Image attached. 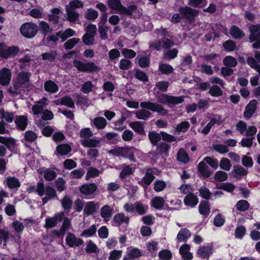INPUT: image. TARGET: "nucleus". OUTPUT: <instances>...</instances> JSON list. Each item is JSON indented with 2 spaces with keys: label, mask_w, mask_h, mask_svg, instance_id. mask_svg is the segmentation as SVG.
Wrapping results in <instances>:
<instances>
[{
  "label": "nucleus",
  "mask_w": 260,
  "mask_h": 260,
  "mask_svg": "<svg viewBox=\"0 0 260 260\" xmlns=\"http://www.w3.org/2000/svg\"><path fill=\"white\" fill-rule=\"evenodd\" d=\"M140 106L142 108L135 112L136 117L141 120H146L151 116L150 110L154 112H157L160 115L165 116L168 113V110L159 104L151 102H142L140 103Z\"/></svg>",
  "instance_id": "nucleus-1"
},
{
  "label": "nucleus",
  "mask_w": 260,
  "mask_h": 260,
  "mask_svg": "<svg viewBox=\"0 0 260 260\" xmlns=\"http://www.w3.org/2000/svg\"><path fill=\"white\" fill-rule=\"evenodd\" d=\"M31 73L28 72H21L13 83V86L9 89V91L13 95H17L24 88L30 85L29 78Z\"/></svg>",
  "instance_id": "nucleus-2"
},
{
  "label": "nucleus",
  "mask_w": 260,
  "mask_h": 260,
  "mask_svg": "<svg viewBox=\"0 0 260 260\" xmlns=\"http://www.w3.org/2000/svg\"><path fill=\"white\" fill-rule=\"evenodd\" d=\"M110 153L117 156L128 158L131 161L135 162L137 159L141 157L142 152L133 147H126L118 148L116 149L111 150Z\"/></svg>",
  "instance_id": "nucleus-3"
},
{
  "label": "nucleus",
  "mask_w": 260,
  "mask_h": 260,
  "mask_svg": "<svg viewBox=\"0 0 260 260\" xmlns=\"http://www.w3.org/2000/svg\"><path fill=\"white\" fill-rule=\"evenodd\" d=\"M38 29V26L32 22L25 23L20 27V31L22 35L29 39L34 37L37 35Z\"/></svg>",
  "instance_id": "nucleus-4"
},
{
  "label": "nucleus",
  "mask_w": 260,
  "mask_h": 260,
  "mask_svg": "<svg viewBox=\"0 0 260 260\" xmlns=\"http://www.w3.org/2000/svg\"><path fill=\"white\" fill-rule=\"evenodd\" d=\"M158 38L160 37L162 48L168 49L174 45V42L171 36L165 28L161 27L155 30Z\"/></svg>",
  "instance_id": "nucleus-5"
},
{
  "label": "nucleus",
  "mask_w": 260,
  "mask_h": 260,
  "mask_svg": "<svg viewBox=\"0 0 260 260\" xmlns=\"http://www.w3.org/2000/svg\"><path fill=\"white\" fill-rule=\"evenodd\" d=\"M73 65L80 72L91 73L100 70L99 67L91 62L84 63L79 60H75L73 62Z\"/></svg>",
  "instance_id": "nucleus-6"
},
{
  "label": "nucleus",
  "mask_w": 260,
  "mask_h": 260,
  "mask_svg": "<svg viewBox=\"0 0 260 260\" xmlns=\"http://www.w3.org/2000/svg\"><path fill=\"white\" fill-rule=\"evenodd\" d=\"M157 99L159 103L164 105H177L181 103L183 101L182 97H176L164 93L158 95L157 96Z\"/></svg>",
  "instance_id": "nucleus-7"
},
{
  "label": "nucleus",
  "mask_w": 260,
  "mask_h": 260,
  "mask_svg": "<svg viewBox=\"0 0 260 260\" xmlns=\"http://www.w3.org/2000/svg\"><path fill=\"white\" fill-rule=\"evenodd\" d=\"M19 51L18 47L16 46L7 47L0 44V56L4 58L16 55Z\"/></svg>",
  "instance_id": "nucleus-8"
},
{
  "label": "nucleus",
  "mask_w": 260,
  "mask_h": 260,
  "mask_svg": "<svg viewBox=\"0 0 260 260\" xmlns=\"http://www.w3.org/2000/svg\"><path fill=\"white\" fill-rule=\"evenodd\" d=\"M64 216V212H59L55 214L53 217H47L45 219L44 227L46 229L55 227L59 222L63 219Z\"/></svg>",
  "instance_id": "nucleus-9"
},
{
  "label": "nucleus",
  "mask_w": 260,
  "mask_h": 260,
  "mask_svg": "<svg viewBox=\"0 0 260 260\" xmlns=\"http://www.w3.org/2000/svg\"><path fill=\"white\" fill-rule=\"evenodd\" d=\"M181 17L189 21H193L198 12L189 7H180L179 9Z\"/></svg>",
  "instance_id": "nucleus-10"
},
{
  "label": "nucleus",
  "mask_w": 260,
  "mask_h": 260,
  "mask_svg": "<svg viewBox=\"0 0 260 260\" xmlns=\"http://www.w3.org/2000/svg\"><path fill=\"white\" fill-rule=\"evenodd\" d=\"M112 224L115 226H119L122 224L128 225L129 222V217L126 216L123 212L115 214L112 221Z\"/></svg>",
  "instance_id": "nucleus-11"
},
{
  "label": "nucleus",
  "mask_w": 260,
  "mask_h": 260,
  "mask_svg": "<svg viewBox=\"0 0 260 260\" xmlns=\"http://www.w3.org/2000/svg\"><path fill=\"white\" fill-rule=\"evenodd\" d=\"M100 213L104 221H108L114 213V207L108 205H105L101 208Z\"/></svg>",
  "instance_id": "nucleus-12"
},
{
  "label": "nucleus",
  "mask_w": 260,
  "mask_h": 260,
  "mask_svg": "<svg viewBox=\"0 0 260 260\" xmlns=\"http://www.w3.org/2000/svg\"><path fill=\"white\" fill-rule=\"evenodd\" d=\"M257 102L255 100H252L246 105L244 112V116L246 119L250 118L255 113L257 108Z\"/></svg>",
  "instance_id": "nucleus-13"
},
{
  "label": "nucleus",
  "mask_w": 260,
  "mask_h": 260,
  "mask_svg": "<svg viewBox=\"0 0 260 260\" xmlns=\"http://www.w3.org/2000/svg\"><path fill=\"white\" fill-rule=\"evenodd\" d=\"M48 99L46 98H43L39 101L36 102V104L32 107L33 113L35 115L42 114L46 110L45 108L47 105V102Z\"/></svg>",
  "instance_id": "nucleus-14"
},
{
  "label": "nucleus",
  "mask_w": 260,
  "mask_h": 260,
  "mask_svg": "<svg viewBox=\"0 0 260 260\" xmlns=\"http://www.w3.org/2000/svg\"><path fill=\"white\" fill-rule=\"evenodd\" d=\"M66 241L67 244L71 247L79 246L83 243L81 239L76 238L74 234L70 233L67 234Z\"/></svg>",
  "instance_id": "nucleus-15"
},
{
  "label": "nucleus",
  "mask_w": 260,
  "mask_h": 260,
  "mask_svg": "<svg viewBox=\"0 0 260 260\" xmlns=\"http://www.w3.org/2000/svg\"><path fill=\"white\" fill-rule=\"evenodd\" d=\"M100 207V204L94 201H89L85 203L84 214L87 215H91Z\"/></svg>",
  "instance_id": "nucleus-16"
},
{
  "label": "nucleus",
  "mask_w": 260,
  "mask_h": 260,
  "mask_svg": "<svg viewBox=\"0 0 260 260\" xmlns=\"http://www.w3.org/2000/svg\"><path fill=\"white\" fill-rule=\"evenodd\" d=\"M11 78V72L8 68H4L0 71V84L7 85L9 84Z\"/></svg>",
  "instance_id": "nucleus-17"
},
{
  "label": "nucleus",
  "mask_w": 260,
  "mask_h": 260,
  "mask_svg": "<svg viewBox=\"0 0 260 260\" xmlns=\"http://www.w3.org/2000/svg\"><path fill=\"white\" fill-rule=\"evenodd\" d=\"M97 189V186L94 183L83 185L80 188L81 192L84 195H92Z\"/></svg>",
  "instance_id": "nucleus-18"
},
{
  "label": "nucleus",
  "mask_w": 260,
  "mask_h": 260,
  "mask_svg": "<svg viewBox=\"0 0 260 260\" xmlns=\"http://www.w3.org/2000/svg\"><path fill=\"white\" fill-rule=\"evenodd\" d=\"M250 35L249 39L251 42H255L260 37V24L251 25L249 27Z\"/></svg>",
  "instance_id": "nucleus-19"
},
{
  "label": "nucleus",
  "mask_w": 260,
  "mask_h": 260,
  "mask_svg": "<svg viewBox=\"0 0 260 260\" xmlns=\"http://www.w3.org/2000/svg\"><path fill=\"white\" fill-rule=\"evenodd\" d=\"M212 253V248L210 246H200L198 250V255L202 258L208 259Z\"/></svg>",
  "instance_id": "nucleus-20"
},
{
  "label": "nucleus",
  "mask_w": 260,
  "mask_h": 260,
  "mask_svg": "<svg viewBox=\"0 0 260 260\" xmlns=\"http://www.w3.org/2000/svg\"><path fill=\"white\" fill-rule=\"evenodd\" d=\"M45 194H46V196L42 198V203L44 205L46 204L53 198L57 196L55 189L49 186H47L45 187Z\"/></svg>",
  "instance_id": "nucleus-21"
},
{
  "label": "nucleus",
  "mask_w": 260,
  "mask_h": 260,
  "mask_svg": "<svg viewBox=\"0 0 260 260\" xmlns=\"http://www.w3.org/2000/svg\"><path fill=\"white\" fill-rule=\"evenodd\" d=\"M81 142L86 147H99L101 146V141L96 139H83Z\"/></svg>",
  "instance_id": "nucleus-22"
},
{
  "label": "nucleus",
  "mask_w": 260,
  "mask_h": 260,
  "mask_svg": "<svg viewBox=\"0 0 260 260\" xmlns=\"http://www.w3.org/2000/svg\"><path fill=\"white\" fill-rule=\"evenodd\" d=\"M198 202V197L192 193H188L184 199L185 205L192 207L196 206Z\"/></svg>",
  "instance_id": "nucleus-23"
},
{
  "label": "nucleus",
  "mask_w": 260,
  "mask_h": 260,
  "mask_svg": "<svg viewBox=\"0 0 260 260\" xmlns=\"http://www.w3.org/2000/svg\"><path fill=\"white\" fill-rule=\"evenodd\" d=\"M154 170V169L148 170L145 175L142 178L141 183L145 185L146 187L148 186L154 179V176L153 175Z\"/></svg>",
  "instance_id": "nucleus-24"
},
{
  "label": "nucleus",
  "mask_w": 260,
  "mask_h": 260,
  "mask_svg": "<svg viewBox=\"0 0 260 260\" xmlns=\"http://www.w3.org/2000/svg\"><path fill=\"white\" fill-rule=\"evenodd\" d=\"M190 246L187 244H184L180 248L179 252L184 260H190L192 258V254L189 252Z\"/></svg>",
  "instance_id": "nucleus-25"
},
{
  "label": "nucleus",
  "mask_w": 260,
  "mask_h": 260,
  "mask_svg": "<svg viewBox=\"0 0 260 260\" xmlns=\"http://www.w3.org/2000/svg\"><path fill=\"white\" fill-rule=\"evenodd\" d=\"M44 89L50 93L57 92L59 88L57 85L51 80H47L44 83Z\"/></svg>",
  "instance_id": "nucleus-26"
},
{
  "label": "nucleus",
  "mask_w": 260,
  "mask_h": 260,
  "mask_svg": "<svg viewBox=\"0 0 260 260\" xmlns=\"http://www.w3.org/2000/svg\"><path fill=\"white\" fill-rule=\"evenodd\" d=\"M198 170L205 177H209L212 173V171H210L208 166L203 161L199 164Z\"/></svg>",
  "instance_id": "nucleus-27"
},
{
  "label": "nucleus",
  "mask_w": 260,
  "mask_h": 260,
  "mask_svg": "<svg viewBox=\"0 0 260 260\" xmlns=\"http://www.w3.org/2000/svg\"><path fill=\"white\" fill-rule=\"evenodd\" d=\"M170 145L165 142H160L157 145L156 149L159 154L165 156H168Z\"/></svg>",
  "instance_id": "nucleus-28"
},
{
  "label": "nucleus",
  "mask_w": 260,
  "mask_h": 260,
  "mask_svg": "<svg viewBox=\"0 0 260 260\" xmlns=\"http://www.w3.org/2000/svg\"><path fill=\"white\" fill-rule=\"evenodd\" d=\"M5 182L10 188H16L20 186V182L18 179L14 177H8L6 178Z\"/></svg>",
  "instance_id": "nucleus-29"
},
{
  "label": "nucleus",
  "mask_w": 260,
  "mask_h": 260,
  "mask_svg": "<svg viewBox=\"0 0 260 260\" xmlns=\"http://www.w3.org/2000/svg\"><path fill=\"white\" fill-rule=\"evenodd\" d=\"M57 34L60 35V38L61 42H64L68 38L75 35V32L71 28H68L65 30H60L57 32Z\"/></svg>",
  "instance_id": "nucleus-30"
},
{
  "label": "nucleus",
  "mask_w": 260,
  "mask_h": 260,
  "mask_svg": "<svg viewBox=\"0 0 260 260\" xmlns=\"http://www.w3.org/2000/svg\"><path fill=\"white\" fill-rule=\"evenodd\" d=\"M129 126L137 133L143 134L144 133V125L142 122L135 121L131 122Z\"/></svg>",
  "instance_id": "nucleus-31"
},
{
  "label": "nucleus",
  "mask_w": 260,
  "mask_h": 260,
  "mask_svg": "<svg viewBox=\"0 0 260 260\" xmlns=\"http://www.w3.org/2000/svg\"><path fill=\"white\" fill-rule=\"evenodd\" d=\"M39 30L43 35H47L53 31V29L50 26L48 23L42 21L39 23Z\"/></svg>",
  "instance_id": "nucleus-32"
},
{
  "label": "nucleus",
  "mask_w": 260,
  "mask_h": 260,
  "mask_svg": "<svg viewBox=\"0 0 260 260\" xmlns=\"http://www.w3.org/2000/svg\"><path fill=\"white\" fill-rule=\"evenodd\" d=\"M190 232L187 229H181L177 235V239L180 242H185L190 236Z\"/></svg>",
  "instance_id": "nucleus-33"
},
{
  "label": "nucleus",
  "mask_w": 260,
  "mask_h": 260,
  "mask_svg": "<svg viewBox=\"0 0 260 260\" xmlns=\"http://www.w3.org/2000/svg\"><path fill=\"white\" fill-rule=\"evenodd\" d=\"M165 204V200L160 197L153 198L151 201V205L157 210L161 209Z\"/></svg>",
  "instance_id": "nucleus-34"
},
{
  "label": "nucleus",
  "mask_w": 260,
  "mask_h": 260,
  "mask_svg": "<svg viewBox=\"0 0 260 260\" xmlns=\"http://www.w3.org/2000/svg\"><path fill=\"white\" fill-rule=\"evenodd\" d=\"M61 204L64 210L69 212L72 208L73 201L69 196L66 195L61 200Z\"/></svg>",
  "instance_id": "nucleus-35"
},
{
  "label": "nucleus",
  "mask_w": 260,
  "mask_h": 260,
  "mask_svg": "<svg viewBox=\"0 0 260 260\" xmlns=\"http://www.w3.org/2000/svg\"><path fill=\"white\" fill-rule=\"evenodd\" d=\"M15 122L20 129L24 130L27 124V119L25 116H18L16 117Z\"/></svg>",
  "instance_id": "nucleus-36"
},
{
  "label": "nucleus",
  "mask_w": 260,
  "mask_h": 260,
  "mask_svg": "<svg viewBox=\"0 0 260 260\" xmlns=\"http://www.w3.org/2000/svg\"><path fill=\"white\" fill-rule=\"evenodd\" d=\"M44 178L47 181L53 180L57 176L55 171L51 169H46L42 171Z\"/></svg>",
  "instance_id": "nucleus-37"
},
{
  "label": "nucleus",
  "mask_w": 260,
  "mask_h": 260,
  "mask_svg": "<svg viewBox=\"0 0 260 260\" xmlns=\"http://www.w3.org/2000/svg\"><path fill=\"white\" fill-rule=\"evenodd\" d=\"M68 19L70 22H74L77 20L79 16V13L75 10L66 7Z\"/></svg>",
  "instance_id": "nucleus-38"
},
{
  "label": "nucleus",
  "mask_w": 260,
  "mask_h": 260,
  "mask_svg": "<svg viewBox=\"0 0 260 260\" xmlns=\"http://www.w3.org/2000/svg\"><path fill=\"white\" fill-rule=\"evenodd\" d=\"M56 150L61 155H66L71 151V147L67 144H61L56 147Z\"/></svg>",
  "instance_id": "nucleus-39"
},
{
  "label": "nucleus",
  "mask_w": 260,
  "mask_h": 260,
  "mask_svg": "<svg viewBox=\"0 0 260 260\" xmlns=\"http://www.w3.org/2000/svg\"><path fill=\"white\" fill-rule=\"evenodd\" d=\"M94 125L98 129H104L107 125L106 120L102 117H98L93 120Z\"/></svg>",
  "instance_id": "nucleus-40"
},
{
  "label": "nucleus",
  "mask_w": 260,
  "mask_h": 260,
  "mask_svg": "<svg viewBox=\"0 0 260 260\" xmlns=\"http://www.w3.org/2000/svg\"><path fill=\"white\" fill-rule=\"evenodd\" d=\"M199 209L200 214L206 216L210 213L209 205L207 201L202 202L199 206Z\"/></svg>",
  "instance_id": "nucleus-41"
},
{
  "label": "nucleus",
  "mask_w": 260,
  "mask_h": 260,
  "mask_svg": "<svg viewBox=\"0 0 260 260\" xmlns=\"http://www.w3.org/2000/svg\"><path fill=\"white\" fill-rule=\"evenodd\" d=\"M108 3L111 9L118 11L121 14L122 7H123V6L121 4L120 0H108Z\"/></svg>",
  "instance_id": "nucleus-42"
},
{
  "label": "nucleus",
  "mask_w": 260,
  "mask_h": 260,
  "mask_svg": "<svg viewBox=\"0 0 260 260\" xmlns=\"http://www.w3.org/2000/svg\"><path fill=\"white\" fill-rule=\"evenodd\" d=\"M189 123L188 121H184L177 125L175 128V131L178 133H186L189 128Z\"/></svg>",
  "instance_id": "nucleus-43"
},
{
  "label": "nucleus",
  "mask_w": 260,
  "mask_h": 260,
  "mask_svg": "<svg viewBox=\"0 0 260 260\" xmlns=\"http://www.w3.org/2000/svg\"><path fill=\"white\" fill-rule=\"evenodd\" d=\"M230 34L235 39H241L244 37V35L241 29L236 26H233L230 30Z\"/></svg>",
  "instance_id": "nucleus-44"
},
{
  "label": "nucleus",
  "mask_w": 260,
  "mask_h": 260,
  "mask_svg": "<svg viewBox=\"0 0 260 260\" xmlns=\"http://www.w3.org/2000/svg\"><path fill=\"white\" fill-rule=\"evenodd\" d=\"M139 65L143 68L148 67L150 64V57L149 56L140 55L137 57Z\"/></svg>",
  "instance_id": "nucleus-45"
},
{
  "label": "nucleus",
  "mask_w": 260,
  "mask_h": 260,
  "mask_svg": "<svg viewBox=\"0 0 260 260\" xmlns=\"http://www.w3.org/2000/svg\"><path fill=\"white\" fill-rule=\"evenodd\" d=\"M146 247L148 251L152 255H155L158 249V243L153 241L148 243Z\"/></svg>",
  "instance_id": "nucleus-46"
},
{
  "label": "nucleus",
  "mask_w": 260,
  "mask_h": 260,
  "mask_svg": "<svg viewBox=\"0 0 260 260\" xmlns=\"http://www.w3.org/2000/svg\"><path fill=\"white\" fill-rule=\"evenodd\" d=\"M209 93L212 96L218 97L222 95V91L221 88L216 85H213L209 88Z\"/></svg>",
  "instance_id": "nucleus-47"
},
{
  "label": "nucleus",
  "mask_w": 260,
  "mask_h": 260,
  "mask_svg": "<svg viewBox=\"0 0 260 260\" xmlns=\"http://www.w3.org/2000/svg\"><path fill=\"white\" fill-rule=\"evenodd\" d=\"M60 104L61 105L68 106L71 108H75V104L72 99L69 96H66L60 99Z\"/></svg>",
  "instance_id": "nucleus-48"
},
{
  "label": "nucleus",
  "mask_w": 260,
  "mask_h": 260,
  "mask_svg": "<svg viewBox=\"0 0 260 260\" xmlns=\"http://www.w3.org/2000/svg\"><path fill=\"white\" fill-rule=\"evenodd\" d=\"M235 207L239 211H245L249 208V204L247 201L242 200L236 203Z\"/></svg>",
  "instance_id": "nucleus-49"
},
{
  "label": "nucleus",
  "mask_w": 260,
  "mask_h": 260,
  "mask_svg": "<svg viewBox=\"0 0 260 260\" xmlns=\"http://www.w3.org/2000/svg\"><path fill=\"white\" fill-rule=\"evenodd\" d=\"M159 70L162 74L168 75L172 73L174 69L171 66L168 64L160 63Z\"/></svg>",
  "instance_id": "nucleus-50"
},
{
  "label": "nucleus",
  "mask_w": 260,
  "mask_h": 260,
  "mask_svg": "<svg viewBox=\"0 0 260 260\" xmlns=\"http://www.w3.org/2000/svg\"><path fill=\"white\" fill-rule=\"evenodd\" d=\"M135 210L140 215H143L146 213L148 209L147 205H144L140 202H136L135 203Z\"/></svg>",
  "instance_id": "nucleus-51"
},
{
  "label": "nucleus",
  "mask_w": 260,
  "mask_h": 260,
  "mask_svg": "<svg viewBox=\"0 0 260 260\" xmlns=\"http://www.w3.org/2000/svg\"><path fill=\"white\" fill-rule=\"evenodd\" d=\"M137 9V7L134 4H131L128 6V8H126L123 6V7H122V11L120 14L131 16Z\"/></svg>",
  "instance_id": "nucleus-52"
},
{
  "label": "nucleus",
  "mask_w": 260,
  "mask_h": 260,
  "mask_svg": "<svg viewBox=\"0 0 260 260\" xmlns=\"http://www.w3.org/2000/svg\"><path fill=\"white\" fill-rule=\"evenodd\" d=\"M148 137L151 143L156 145L157 143L161 140V134H158L154 132H150L148 134Z\"/></svg>",
  "instance_id": "nucleus-53"
},
{
  "label": "nucleus",
  "mask_w": 260,
  "mask_h": 260,
  "mask_svg": "<svg viewBox=\"0 0 260 260\" xmlns=\"http://www.w3.org/2000/svg\"><path fill=\"white\" fill-rule=\"evenodd\" d=\"M214 179L217 182H223L228 178V174L222 171L216 172L214 175Z\"/></svg>",
  "instance_id": "nucleus-54"
},
{
  "label": "nucleus",
  "mask_w": 260,
  "mask_h": 260,
  "mask_svg": "<svg viewBox=\"0 0 260 260\" xmlns=\"http://www.w3.org/2000/svg\"><path fill=\"white\" fill-rule=\"evenodd\" d=\"M177 159L178 161L186 163L189 161V157L186 152L183 149H180L177 153Z\"/></svg>",
  "instance_id": "nucleus-55"
},
{
  "label": "nucleus",
  "mask_w": 260,
  "mask_h": 260,
  "mask_svg": "<svg viewBox=\"0 0 260 260\" xmlns=\"http://www.w3.org/2000/svg\"><path fill=\"white\" fill-rule=\"evenodd\" d=\"M132 66V62L126 58H123L120 60L119 67L122 70H126Z\"/></svg>",
  "instance_id": "nucleus-56"
},
{
  "label": "nucleus",
  "mask_w": 260,
  "mask_h": 260,
  "mask_svg": "<svg viewBox=\"0 0 260 260\" xmlns=\"http://www.w3.org/2000/svg\"><path fill=\"white\" fill-rule=\"evenodd\" d=\"M220 168L225 171H230L232 167V165L230 160L226 158H222L219 163Z\"/></svg>",
  "instance_id": "nucleus-57"
},
{
  "label": "nucleus",
  "mask_w": 260,
  "mask_h": 260,
  "mask_svg": "<svg viewBox=\"0 0 260 260\" xmlns=\"http://www.w3.org/2000/svg\"><path fill=\"white\" fill-rule=\"evenodd\" d=\"M93 88V85L90 81L85 82L81 87V91L84 93H88Z\"/></svg>",
  "instance_id": "nucleus-58"
},
{
  "label": "nucleus",
  "mask_w": 260,
  "mask_h": 260,
  "mask_svg": "<svg viewBox=\"0 0 260 260\" xmlns=\"http://www.w3.org/2000/svg\"><path fill=\"white\" fill-rule=\"evenodd\" d=\"M80 41L79 38H72L67 41L64 44L66 49L70 50L72 49Z\"/></svg>",
  "instance_id": "nucleus-59"
},
{
  "label": "nucleus",
  "mask_w": 260,
  "mask_h": 260,
  "mask_svg": "<svg viewBox=\"0 0 260 260\" xmlns=\"http://www.w3.org/2000/svg\"><path fill=\"white\" fill-rule=\"evenodd\" d=\"M178 50L176 48L167 51L164 53V58L166 59H172L176 57L178 54Z\"/></svg>",
  "instance_id": "nucleus-60"
},
{
  "label": "nucleus",
  "mask_w": 260,
  "mask_h": 260,
  "mask_svg": "<svg viewBox=\"0 0 260 260\" xmlns=\"http://www.w3.org/2000/svg\"><path fill=\"white\" fill-rule=\"evenodd\" d=\"M223 63L226 66L229 67H234L237 65V61L235 58L231 56H226L223 59Z\"/></svg>",
  "instance_id": "nucleus-61"
},
{
  "label": "nucleus",
  "mask_w": 260,
  "mask_h": 260,
  "mask_svg": "<svg viewBox=\"0 0 260 260\" xmlns=\"http://www.w3.org/2000/svg\"><path fill=\"white\" fill-rule=\"evenodd\" d=\"M201 72L208 75H211L213 74V71L211 66L205 63L202 64L199 66Z\"/></svg>",
  "instance_id": "nucleus-62"
},
{
  "label": "nucleus",
  "mask_w": 260,
  "mask_h": 260,
  "mask_svg": "<svg viewBox=\"0 0 260 260\" xmlns=\"http://www.w3.org/2000/svg\"><path fill=\"white\" fill-rule=\"evenodd\" d=\"M56 56V53L54 51L44 53L42 54V59L48 61H53Z\"/></svg>",
  "instance_id": "nucleus-63"
},
{
  "label": "nucleus",
  "mask_w": 260,
  "mask_h": 260,
  "mask_svg": "<svg viewBox=\"0 0 260 260\" xmlns=\"http://www.w3.org/2000/svg\"><path fill=\"white\" fill-rule=\"evenodd\" d=\"M86 17L89 20H95L98 16V13L96 11L92 9H89L86 12Z\"/></svg>",
  "instance_id": "nucleus-64"
}]
</instances>
